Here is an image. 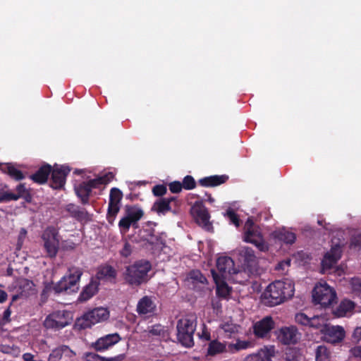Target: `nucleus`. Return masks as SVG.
<instances>
[{
    "mask_svg": "<svg viewBox=\"0 0 361 361\" xmlns=\"http://www.w3.org/2000/svg\"><path fill=\"white\" fill-rule=\"evenodd\" d=\"M274 238L281 241L286 244H293L296 240V235L294 233L286 231H276L272 233Z\"/></svg>",
    "mask_w": 361,
    "mask_h": 361,
    "instance_id": "obj_34",
    "label": "nucleus"
},
{
    "mask_svg": "<svg viewBox=\"0 0 361 361\" xmlns=\"http://www.w3.org/2000/svg\"><path fill=\"white\" fill-rule=\"evenodd\" d=\"M123 198V192L117 188H112L110 190L108 205V218H115L120 210V203Z\"/></svg>",
    "mask_w": 361,
    "mask_h": 361,
    "instance_id": "obj_19",
    "label": "nucleus"
},
{
    "mask_svg": "<svg viewBox=\"0 0 361 361\" xmlns=\"http://www.w3.org/2000/svg\"><path fill=\"white\" fill-rule=\"evenodd\" d=\"M327 324L326 319L324 317L314 316L311 317L309 326L319 330L321 334H322L324 327H326Z\"/></svg>",
    "mask_w": 361,
    "mask_h": 361,
    "instance_id": "obj_40",
    "label": "nucleus"
},
{
    "mask_svg": "<svg viewBox=\"0 0 361 361\" xmlns=\"http://www.w3.org/2000/svg\"><path fill=\"white\" fill-rule=\"evenodd\" d=\"M169 188L172 193H179L182 191L183 185L180 181H173L169 184Z\"/></svg>",
    "mask_w": 361,
    "mask_h": 361,
    "instance_id": "obj_57",
    "label": "nucleus"
},
{
    "mask_svg": "<svg viewBox=\"0 0 361 361\" xmlns=\"http://www.w3.org/2000/svg\"><path fill=\"white\" fill-rule=\"evenodd\" d=\"M131 254V245L128 243H126L123 247L121 250V255L123 257H128Z\"/></svg>",
    "mask_w": 361,
    "mask_h": 361,
    "instance_id": "obj_59",
    "label": "nucleus"
},
{
    "mask_svg": "<svg viewBox=\"0 0 361 361\" xmlns=\"http://www.w3.org/2000/svg\"><path fill=\"white\" fill-rule=\"evenodd\" d=\"M353 338L356 341H359L361 340V326L357 327L354 330L353 333Z\"/></svg>",
    "mask_w": 361,
    "mask_h": 361,
    "instance_id": "obj_62",
    "label": "nucleus"
},
{
    "mask_svg": "<svg viewBox=\"0 0 361 361\" xmlns=\"http://www.w3.org/2000/svg\"><path fill=\"white\" fill-rule=\"evenodd\" d=\"M245 231L244 233L243 240L247 243L255 245L257 249L261 252H266L268 250V245L264 241L261 233L254 227L252 222L249 221L245 224Z\"/></svg>",
    "mask_w": 361,
    "mask_h": 361,
    "instance_id": "obj_9",
    "label": "nucleus"
},
{
    "mask_svg": "<svg viewBox=\"0 0 361 361\" xmlns=\"http://www.w3.org/2000/svg\"><path fill=\"white\" fill-rule=\"evenodd\" d=\"M63 345L54 348L48 357V361H61Z\"/></svg>",
    "mask_w": 361,
    "mask_h": 361,
    "instance_id": "obj_48",
    "label": "nucleus"
},
{
    "mask_svg": "<svg viewBox=\"0 0 361 361\" xmlns=\"http://www.w3.org/2000/svg\"><path fill=\"white\" fill-rule=\"evenodd\" d=\"M183 185V188L187 190H190L196 187V181L195 178L190 175H187L183 178V182L181 183Z\"/></svg>",
    "mask_w": 361,
    "mask_h": 361,
    "instance_id": "obj_46",
    "label": "nucleus"
},
{
    "mask_svg": "<svg viewBox=\"0 0 361 361\" xmlns=\"http://www.w3.org/2000/svg\"><path fill=\"white\" fill-rule=\"evenodd\" d=\"M71 172L68 166L54 165L51 169L50 187L55 190L62 189L66 181V177Z\"/></svg>",
    "mask_w": 361,
    "mask_h": 361,
    "instance_id": "obj_13",
    "label": "nucleus"
},
{
    "mask_svg": "<svg viewBox=\"0 0 361 361\" xmlns=\"http://www.w3.org/2000/svg\"><path fill=\"white\" fill-rule=\"evenodd\" d=\"M341 257V250L339 245H335L331 247L329 252H327L322 261V269L328 270L331 269L340 259Z\"/></svg>",
    "mask_w": 361,
    "mask_h": 361,
    "instance_id": "obj_21",
    "label": "nucleus"
},
{
    "mask_svg": "<svg viewBox=\"0 0 361 361\" xmlns=\"http://www.w3.org/2000/svg\"><path fill=\"white\" fill-rule=\"evenodd\" d=\"M76 195L80 199L82 204L85 205L89 204L90 197L91 195V190L90 189L85 181L79 183L74 188Z\"/></svg>",
    "mask_w": 361,
    "mask_h": 361,
    "instance_id": "obj_30",
    "label": "nucleus"
},
{
    "mask_svg": "<svg viewBox=\"0 0 361 361\" xmlns=\"http://www.w3.org/2000/svg\"><path fill=\"white\" fill-rule=\"evenodd\" d=\"M99 286V282L97 280L92 279L80 293L78 300L85 302L90 299L97 293Z\"/></svg>",
    "mask_w": 361,
    "mask_h": 361,
    "instance_id": "obj_28",
    "label": "nucleus"
},
{
    "mask_svg": "<svg viewBox=\"0 0 361 361\" xmlns=\"http://www.w3.org/2000/svg\"><path fill=\"white\" fill-rule=\"evenodd\" d=\"M152 266L147 260H139L126 267L123 279L126 283L137 287L148 281V272Z\"/></svg>",
    "mask_w": 361,
    "mask_h": 361,
    "instance_id": "obj_2",
    "label": "nucleus"
},
{
    "mask_svg": "<svg viewBox=\"0 0 361 361\" xmlns=\"http://www.w3.org/2000/svg\"><path fill=\"white\" fill-rule=\"evenodd\" d=\"M189 278L194 282H199L200 283H207V278L202 274L200 270H192L189 273Z\"/></svg>",
    "mask_w": 361,
    "mask_h": 361,
    "instance_id": "obj_45",
    "label": "nucleus"
},
{
    "mask_svg": "<svg viewBox=\"0 0 361 361\" xmlns=\"http://www.w3.org/2000/svg\"><path fill=\"white\" fill-rule=\"evenodd\" d=\"M16 293L12 295L11 305L18 298H26L35 293V284L32 281L25 278H18L13 283Z\"/></svg>",
    "mask_w": 361,
    "mask_h": 361,
    "instance_id": "obj_10",
    "label": "nucleus"
},
{
    "mask_svg": "<svg viewBox=\"0 0 361 361\" xmlns=\"http://www.w3.org/2000/svg\"><path fill=\"white\" fill-rule=\"evenodd\" d=\"M23 359L24 361H43L42 360H35L34 355L32 353H26L23 355Z\"/></svg>",
    "mask_w": 361,
    "mask_h": 361,
    "instance_id": "obj_63",
    "label": "nucleus"
},
{
    "mask_svg": "<svg viewBox=\"0 0 361 361\" xmlns=\"http://www.w3.org/2000/svg\"><path fill=\"white\" fill-rule=\"evenodd\" d=\"M117 271L109 264H103L99 267L96 274V278L99 282V281H107L115 283Z\"/></svg>",
    "mask_w": 361,
    "mask_h": 361,
    "instance_id": "obj_23",
    "label": "nucleus"
},
{
    "mask_svg": "<svg viewBox=\"0 0 361 361\" xmlns=\"http://www.w3.org/2000/svg\"><path fill=\"white\" fill-rule=\"evenodd\" d=\"M61 361H76V353L68 345H63Z\"/></svg>",
    "mask_w": 361,
    "mask_h": 361,
    "instance_id": "obj_43",
    "label": "nucleus"
},
{
    "mask_svg": "<svg viewBox=\"0 0 361 361\" xmlns=\"http://www.w3.org/2000/svg\"><path fill=\"white\" fill-rule=\"evenodd\" d=\"M179 204V201L176 197H171L169 198L162 197L154 203L152 211L163 215L169 212L176 213Z\"/></svg>",
    "mask_w": 361,
    "mask_h": 361,
    "instance_id": "obj_15",
    "label": "nucleus"
},
{
    "mask_svg": "<svg viewBox=\"0 0 361 361\" xmlns=\"http://www.w3.org/2000/svg\"><path fill=\"white\" fill-rule=\"evenodd\" d=\"M85 183L87 184L90 189L91 190V191L92 190V189L98 188L101 185H104L103 182H102V179L100 177H98V178H96L94 179H91L88 181H85Z\"/></svg>",
    "mask_w": 361,
    "mask_h": 361,
    "instance_id": "obj_56",
    "label": "nucleus"
},
{
    "mask_svg": "<svg viewBox=\"0 0 361 361\" xmlns=\"http://www.w3.org/2000/svg\"><path fill=\"white\" fill-rule=\"evenodd\" d=\"M51 166L44 164L39 169L30 176V178L35 183L44 184L51 172Z\"/></svg>",
    "mask_w": 361,
    "mask_h": 361,
    "instance_id": "obj_24",
    "label": "nucleus"
},
{
    "mask_svg": "<svg viewBox=\"0 0 361 361\" xmlns=\"http://www.w3.org/2000/svg\"><path fill=\"white\" fill-rule=\"evenodd\" d=\"M132 224H133V221L127 216H125L119 221L118 227L121 232L126 233Z\"/></svg>",
    "mask_w": 361,
    "mask_h": 361,
    "instance_id": "obj_50",
    "label": "nucleus"
},
{
    "mask_svg": "<svg viewBox=\"0 0 361 361\" xmlns=\"http://www.w3.org/2000/svg\"><path fill=\"white\" fill-rule=\"evenodd\" d=\"M143 211L134 206L126 207V216L130 219L133 224L137 223L143 216Z\"/></svg>",
    "mask_w": 361,
    "mask_h": 361,
    "instance_id": "obj_38",
    "label": "nucleus"
},
{
    "mask_svg": "<svg viewBox=\"0 0 361 361\" xmlns=\"http://www.w3.org/2000/svg\"><path fill=\"white\" fill-rule=\"evenodd\" d=\"M277 339L284 345L295 344L300 339V334L295 326H285L279 330Z\"/></svg>",
    "mask_w": 361,
    "mask_h": 361,
    "instance_id": "obj_17",
    "label": "nucleus"
},
{
    "mask_svg": "<svg viewBox=\"0 0 361 361\" xmlns=\"http://www.w3.org/2000/svg\"><path fill=\"white\" fill-rule=\"evenodd\" d=\"M155 310L156 305L151 297L144 296L138 301L137 312L139 314H152Z\"/></svg>",
    "mask_w": 361,
    "mask_h": 361,
    "instance_id": "obj_27",
    "label": "nucleus"
},
{
    "mask_svg": "<svg viewBox=\"0 0 361 361\" xmlns=\"http://www.w3.org/2000/svg\"><path fill=\"white\" fill-rule=\"evenodd\" d=\"M322 334L325 341L332 344L338 343L345 338V331L343 327L331 326L329 324L324 327Z\"/></svg>",
    "mask_w": 361,
    "mask_h": 361,
    "instance_id": "obj_18",
    "label": "nucleus"
},
{
    "mask_svg": "<svg viewBox=\"0 0 361 361\" xmlns=\"http://www.w3.org/2000/svg\"><path fill=\"white\" fill-rule=\"evenodd\" d=\"M242 257H243V269L245 273L250 275H259V266L257 257L255 255L254 250L250 247H245L242 250Z\"/></svg>",
    "mask_w": 361,
    "mask_h": 361,
    "instance_id": "obj_12",
    "label": "nucleus"
},
{
    "mask_svg": "<svg viewBox=\"0 0 361 361\" xmlns=\"http://www.w3.org/2000/svg\"><path fill=\"white\" fill-rule=\"evenodd\" d=\"M228 180L227 175H214L204 177L198 180L199 184L202 187H216L225 183Z\"/></svg>",
    "mask_w": 361,
    "mask_h": 361,
    "instance_id": "obj_25",
    "label": "nucleus"
},
{
    "mask_svg": "<svg viewBox=\"0 0 361 361\" xmlns=\"http://www.w3.org/2000/svg\"><path fill=\"white\" fill-rule=\"evenodd\" d=\"M312 298L315 304L326 307L336 302L337 298L335 290L326 283L317 284L312 290Z\"/></svg>",
    "mask_w": 361,
    "mask_h": 361,
    "instance_id": "obj_6",
    "label": "nucleus"
},
{
    "mask_svg": "<svg viewBox=\"0 0 361 361\" xmlns=\"http://www.w3.org/2000/svg\"><path fill=\"white\" fill-rule=\"evenodd\" d=\"M93 325L106 320L109 317V312L106 308L97 307L87 312Z\"/></svg>",
    "mask_w": 361,
    "mask_h": 361,
    "instance_id": "obj_31",
    "label": "nucleus"
},
{
    "mask_svg": "<svg viewBox=\"0 0 361 361\" xmlns=\"http://www.w3.org/2000/svg\"><path fill=\"white\" fill-rule=\"evenodd\" d=\"M355 308V303L350 300H343L336 309L335 315L341 317L345 316Z\"/></svg>",
    "mask_w": 361,
    "mask_h": 361,
    "instance_id": "obj_36",
    "label": "nucleus"
},
{
    "mask_svg": "<svg viewBox=\"0 0 361 361\" xmlns=\"http://www.w3.org/2000/svg\"><path fill=\"white\" fill-rule=\"evenodd\" d=\"M351 286L353 293L361 298V279L353 278L351 280Z\"/></svg>",
    "mask_w": 361,
    "mask_h": 361,
    "instance_id": "obj_47",
    "label": "nucleus"
},
{
    "mask_svg": "<svg viewBox=\"0 0 361 361\" xmlns=\"http://www.w3.org/2000/svg\"><path fill=\"white\" fill-rule=\"evenodd\" d=\"M274 356V347L270 348H264L261 349L257 353L247 356L244 361H271Z\"/></svg>",
    "mask_w": 361,
    "mask_h": 361,
    "instance_id": "obj_29",
    "label": "nucleus"
},
{
    "mask_svg": "<svg viewBox=\"0 0 361 361\" xmlns=\"http://www.w3.org/2000/svg\"><path fill=\"white\" fill-rule=\"evenodd\" d=\"M226 216L229 219L230 221L235 226H239L240 219L237 214L233 209H228L226 211Z\"/></svg>",
    "mask_w": 361,
    "mask_h": 361,
    "instance_id": "obj_55",
    "label": "nucleus"
},
{
    "mask_svg": "<svg viewBox=\"0 0 361 361\" xmlns=\"http://www.w3.org/2000/svg\"><path fill=\"white\" fill-rule=\"evenodd\" d=\"M231 292V288L226 283L217 286L216 293L219 297L226 298Z\"/></svg>",
    "mask_w": 361,
    "mask_h": 361,
    "instance_id": "obj_49",
    "label": "nucleus"
},
{
    "mask_svg": "<svg viewBox=\"0 0 361 361\" xmlns=\"http://www.w3.org/2000/svg\"><path fill=\"white\" fill-rule=\"evenodd\" d=\"M295 319L298 324L309 326L311 317H309L305 313L300 312L295 314Z\"/></svg>",
    "mask_w": 361,
    "mask_h": 361,
    "instance_id": "obj_53",
    "label": "nucleus"
},
{
    "mask_svg": "<svg viewBox=\"0 0 361 361\" xmlns=\"http://www.w3.org/2000/svg\"><path fill=\"white\" fill-rule=\"evenodd\" d=\"M240 326L233 323H224L221 324V329L225 333L228 334V337H231L232 335L237 334L239 331Z\"/></svg>",
    "mask_w": 361,
    "mask_h": 361,
    "instance_id": "obj_44",
    "label": "nucleus"
},
{
    "mask_svg": "<svg viewBox=\"0 0 361 361\" xmlns=\"http://www.w3.org/2000/svg\"><path fill=\"white\" fill-rule=\"evenodd\" d=\"M121 340L118 333L109 334L97 338L90 345V348L96 352H103L109 350Z\"/></svg>",
    "mask_w": 361,
    "mask_h": 361,
    "instance_id": "obj_14",
    "label": "nucleus"
},
{
    "mask_svg": "<svg viewBox=\"0 0 361 361\" xmlns=\"http://www.w3.org/2000/svg\"><path fill=\"white\" fill-rule=\"evenodd\" d=\"M301 357L300 350L296 348H289L285 353L286 361H299Z\"/></svg>",
    "mask_w": 361,
    "mask_h": 361,
    "instance_id": "obj_42",
    "label": "nucleus"
},
{
    "mask_svg": "<svg viewBox=\"0 0 361 361\" xmlns=\"http://www.w3.org/2000/svg\"><path fill=\"white\" fill-rule=\"evenodd\" d=\"M20 198L23 199L27 203H30L32 201L30 190L25 187V183H19L16 186L15 192H1V202L16 201Z\"/></svg>",
    "mask_w": 361,
    "mask_h": 361,
    "instance_id": "obj_11",
    "label": "nucleus"
},
{
    "mask_svg": "<svg viewBox=\"0 0 361 361\" xmlns=\"http://www.w3.org/2000/svg\"><path fill=\"white\" fill-rule=\"evenodd\" d=\"M157 223L148 221L145 227L140 231L139 236L141 240L145 242V244L155 245L159 240V237L155 234V231L153 226H156Z\"/></svg>",
    "mask_w": 361,
    "mask_h": 361,
    "instance_id": "obj_20",
    "label": "nucleus"
},
{
    "mask_svg": "<svg viewBox=\"0 0 361 361\" xmlns=\"http://www.w3.org/2000/svg\"><path fill=\"white\" fill-rule=\"evenodd\" d=\"M253 346V343L250 341H242L237 339L235 343H229L228 345V351L235 353L243 350H246Z\"/></svg>",
    "mask_w": 361,
    "mask_h": 361,
    "instance_id": "obj_37",
    "label": "nucleus"
},
{
    "mask_svg": "<svg viewBox=\"0 0 361 361\" xmlns=\"http://www.w3.org/2000/svg\"><path fill=\"white\" fill-rule=\"evenodd\" d=\"M177 339L186 348L194 345V334L196 330V318L193 316L183 317L177 322Z\"/></svg>",
    "mask_w": 361,
    "mask_h": 361,
    "instance_id": "obj_3",
    "label": "nucleus"
},
{
    "mask_svg": "<svg viewBox=\"0 0 361 361\" xmlns=\"http://www.w3.org/2000/svg\"><path fill=\"white\" fill-rule=\"evenodd\" d=\"M216 267L223 276L239 274L234 267V262L230 257H219L216 260Z\"/></svg>",
    "mask_w": 361,
    "mask_h": 361,
    "instance_id": "obj_22",
    "label": "nucleus"
},
{
    "mask_svg": "<svg viewBox=\"0 0 361 361\" xmlns=\"http://www.w3.org/2000/svg\"><path fill=\"white\" fill-rule=\"evenodd\" d=\"M72 314L67 310H56L47 315L44 321V326L47 329L59 330L71 323Z\"/></svg>",
    "mask_w": 361,
    "mask_h": 361,
    "instance_id": "obj_7",
    "label": "nucleus"
},
{
    "mask_svg": "<svg viewBox=\"0 0 361 361\" xmlns=\"http://www.w3.org/2000/svg\"><path fill=\"white\" fill-rule=\"evenodd\" d=\"M350 353L352 356L355 357H359L361 359V346H355L350 350Z\"/></svg>",
    "mask_w": 361,
    "mask_h": 361,
    "instance_id": "obj_61",
    "label": "nucleus"
},
{
    "mask_svg": "<svg viewBox=\"0 0 361 361\" xmlns=\"http://www.w3.org/2000/svg\"><path fill=\"white\" fill-rule=\"evenodd\" d=\"M164 327L161 324H155L150 327L149 334L154 336H164Z\"/></svg>",
    "mask_w": 361,
    "mask_h": 361,
    "instance_id": "obj_51",
    "label": "nucleus"
},
{
    "mask_svg": "<svg viewBox=\"0 0 361 361\" xmlns=\"http://www.w3.org/2000/svg\"><path fill=\"white\" fill-rule=\"evenodd\" d=\"M1 172L8 174L11 178L16 180H21L25 178L23 172L11 164L1 163Z\"/></svg>",
    "mask_w": 361,
    "mask_h": 361,
    "instance_id": "obj_33",
    "label": "nucleus"
},
{
    "mask_svg": "<svg viewBox=\"0 0 361 361\" xmlns=\"http://www.w3.org/2000/svg\"><path fill=\"white\" fill-rule=\"evenodd\" d=\"M350 247L355 250L361 249V233L352 235L350 240Z\"/></svg>",
    "mask_w": 361,
    "mask_h": 361,
    "instance_id": "obj_52",
    "label": "nucleus"
},
{
    "mask_svg": "<svg viewBox=\"0 0 361 361\" xmlns=\"http://www.w3.org/2000/svg\"><path fill=\"white\" fill-rule=\"evenodd\" d=\"M275 322L271 316L264 317L252 325L253 334L257 338H264L269 336L274 328Z\"/></svg>",
    "mask_w": 361,
    "mask_h": 361,
    "instance_id": "obj_16",
    "label": "nucleus"
},
{
    "mask_svg": "<svg viewBox=\"0 0 361 361\" xmlns=\"http://www.w3.org/2000/svg\"><path fill=\"white\" fill-rule=\"evenodd\" d=\"M83 358L86 361H122L125 358V355L120 354L114 357H106L100 356L96 353L87 352L84 353Z\"/></svg>",
    "mask_w": 361,
    "mask_h": 361,
    "instance_id": "obj_32",
    "label": "nucleus"
},
{
    "mask_svg": "<svg viewBox=\"0 0 361 361\" xmlns=\"http://www.w3.org/2000/svg\"><path fill=\"white\" fill-rule=\"evenodd\" d=\"M93 326V322L91 321L87 312L83 314L80 317L77 318L75 320L74 327L78 330H83L91 328Z\"/></svg>",
    "mask_w": 361,
    "mask_h": 361,
    "instance_id": "obj_39",
    "label": "nucleus"
},
{
    "mask_svg": "<svg viewBox=\"0 0 361 361\" xmlns=\"http://www.w3.org/2000/svg\"><path fill=\"white\" fill-rule=\"evenodd\" d=\"M100 178L102 179L103 184L106 185L114 178V174L112 172H108Z\"/></svg>",
    "mask_w": 361,
    "mask_h": 361,
    "instance_id": "obj_60",
    "label": "nucleus"
},
{
    "mask_svg": "<svg viewBox=\"0 0 361 361\" xmlns=\"http://www.w3.org/2000/svg\"><path fill=\"white\" fill-rule=\"evenodd\" d=\"M167 192L166 186L164 185H156L152 188L153 195L156 197H162Z\"/></svg>",
    "mask_w": 361,
    "mask_h": 361,
    "instance_id": "obj_54",
    "label": "nucleus"
},
{
    "mask_svg": "<svg viewBox=\"0 0 361 361\" xmlns=\"http://www.w3.org/2000/svg\"><path fill=\"white\" fill-rule=\"evenodd\" d=\"M66 211L68 212L70 216L76 219L78 221H87L90 219V215L88 212L84 208L70 203L66 205Z\"/></svg>",
    "mask_w": 361,
    "mask_h": 361,
    "instance_id": "obj_26",
    "label": "nucleus"
},
{
    "mask_svg": "<svg viewBox=\"0 0 361 361\" xmlns=\"http://www.w3.org/2000/svg\"><path fill=\"white\" fill-rule=\"evenodd\" d=\"M290 266V259H286L279 262L275 267V270L279 271H285Z\"/></svg>",
    "mask_w": 361,
    "mask_h": 361,
    "instance_id": "obj_58",
    "label": "nucleus"
},
{
    "mask_svg": "<svg viewBox=\"0 0 361 361\" xmlns=\"http://www.w3.org/2000/svg\"><path fill=\"white\" fill-rule=\"evenodd\" d=\"M190 212L200 226L207 231L213 230L212 224L209 221L210 214L202 201H196L192 206Z\"/></svg>",
    "mask_w": 361,
    "mask_h": 361,
    "instance_id": "obj_8",
    "label": "nucleus"
},
{
    "mask_svg": "<svg viewBox=\"0 0 361 361\" xmlns=\"http://www.w3.org/2000/svg\"><path fill=\"white\" fill-rule=\"evenodd\" d=\"M316 361H330V352L324 345H319L315 352Z\"/></svg>",
    "mask_w": 361,
    "mask_h": 361,
    "instance_id": "obj_41",
    "label": "nucleus"
},
{
    "mask_svg": "<svg viewBox=\"0 0 361 361\" xmlns=\"http://www.w3.org/2000/svg\"><path fill=\"white\" fill-rule=\"evenodd\" d=\"M294 294V286L289 281H276L269 284L262 296L264 302L272 307L283 302Z\"/></svg>",
    "mask_w": 361,
    "mask_h": 361,
    "instance_id": "obj_1",
    "label": "nucleus"
},
{
    "mask_svg": "<svg viewBox=\"0 0 361 361\" xmlns=\"http://www.w3.org/2000/svg\"><path fill=\"white\" fill-rule=\"evenodd\" d=\"M11 311L10 310V307H8L4 312V314H3V317H1V322H8L9 321V317H10V315H11Z\"/></svg>",
    "mask_w": 361,
    "mask_h": 361,
    "instance_id": "obj_64",
    "label": "nucleus"
},
{
    "mask_svg": "<svg viewBox=\"0 0 361 361\" xmlns=\"http://www.w3.org/2000/svg\"><path fill=\"white\" fill-rule=\"evenodd\" d=\"M82 275V271L78 267L68 269V274L63 276L59 281L54 284L52 289L56 293H75L79 289V281Z\"/></svg>",
    "mask_w": 361,
    "mask_h": 361,
    "instance_id": "obj_4",
    "label": "nucleus"
},
{
    "mask_svg": "<svg viewBox=\"0 0 361 361\" xmlns=\"http://www.w3.org/2000/svg\"><path fill=\"white\" fill-rule=\"evenodd\" d=\"M42 239L47 255L50 258L55 257L59 249V230L54 226H47L42 234Z\"/></svg>",
    "mask_w": 361,
    "mask_h": 361,
    "instance_id": "obj_5",
    "label": "nucleus"
},
{
    "mask_svg": "<svg viewBox=\"0 0 361 361\" xmlns=\"http://www.w3.org/2000/svg\"><path fill=\"white\" fill-rule=\"evenodd\" d=\"M228 352V346L225 343L219 342L218 340L211 341L207 348V355L214 356L218 354Z\"/></svg>",
    "mask_w": 361,
    "mask_h": 361,
    "instance_id": "obj_35",
    "label": "nucleus"
}]
</instances>
